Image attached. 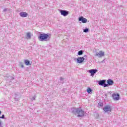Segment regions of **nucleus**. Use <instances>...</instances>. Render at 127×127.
I'll use <instances>...</instances> for the list:
<instances>
[{
	"mask_svg": "<svg viewBox=\"0 0 127 127\" xmlns=\"http://www.w3.org/2000/svg\"><path fill=\"white\" fill-rule=\"evenodd\" d=\"M71 112L75 116H77L78 118H82V117H84L85 115V112L82 109V108L80 107L78 108H72L71 109Z\"/></svg>",
	"mask_w": 127,
	"mask_h": 127,
	"instance_id": "f257e3e1",
	"label": "nucleus"
},
{
	"mask_svg": "<svg viewBox=\"0 0 127 127\" xmlns=\"http://www.w3.org/2000/svg\"><path fill=\"white\" fill-rule=\"evenodd\" d=\"M38 39L40 41H49L50 40V37H49V35L43 33L40 34Z\"/></svg>",
	"mask_w": 127,
	"mask_h": 127,
	"instance_id": "f03ea898",
	"label": "nucleus"
},
{
	"mask_svg": "<svg viewBox=\"0 0 127 127\" xmlns=\"http://www.w3.org/2000/svg\"><path fill=\"white\" fill-rule=\"evenodd\" d=\"M105 113H111L112 112V106L110 105H106L103 109Z\"/></svg>",
	"mask_w": 127,
	"mask_h": 127,
	"instance_id": "7ed1b4c3",
	"label": "nucleus"
},
{
	"mask_svg": "<svg viewBox=\"0 0 127 127\" xmlns=\"http://www.w3.org/2000/svg\"><path fill=\"white\" fill-rule=\"evenodd\" d=\"M95 56H97L99 58H102V57L105 56V52L102 51H99V53L96 52Z\"/></svg>",
	"mask_w": 127,
	"mask_h": 127,
	"instance_id": "20e7f679",
	"label": "nucleus"
},
{
	"mask_svg": "<svg viewBox=\"0 0 127 127\" xmlns=\"http://www.w3.org/2000/svg\"><path fill=\"white\" fill-rule=\"evenodd\" d=\"M98 83L99 86H102V87H104V88H106V87H107V85H106V80L105 79L99 80L98 81Z\"/></svg>",
	"mask_w": 127,
	"mask_h": 127,
	"instance_id": "39448f33",
	"label": "nucleus"
},
{
	"mask_svg": "<svg viewBox=\"0 0 127 127\" xmlns=\"http://www.w3.org/2000/svg\"><path fill=\"white\" fill-rule=\"evenodd\" d=\"M112 98L114 101H118L120 100V94L118 93H113L112 94Z\"/></svg>",
	"mask_w": 127,
	"mask_h": 127,
	"instance_id": "423d86ee",
	"label": "nucleus"
},
{
	"mask_svg": "<svg viewBox=\"0 0 127 127\" xmlns=\"http://www.w3.org/2000/svg\"><path fill=\"white\" fill-rule=\"evenodd\" d=\"M60 13L62 15H63V16H67V15L69 14V12L65 10H61Z\"/></svg>",
	"mask_w": 127,
	"mask_h": 127,
	"instance_id": "0eeeda50",
	"label": "nucleus"
},
{
	"mask_svg": "<svg viewBox=\"0 0 127 127\" xmlns=\"http://www.w3.org/2000/svg\"><path fill=\"white\" fill-rule=\"evenodd\" d=\"M114 85V81L112 79H109L107 80V84L106 83V87H109V86H112Z\"/></svg>",
	"mask_w": 127,
	"mask_h": 127,
	"instance_id": "6e6552de",
	"label": "nucleus"
},
{
	"mask_svg": "<svg viewBox=\"0 0 127 127\" xmlns=\"http://www.w3.org/2000/svg\"><path fill=\"white\" fill-rule=\"evenodd\" d=\"M79 21H81L82 23H86L87 22V19L84 18L83 16H81L78 18Z\"/></svg>",
	"mask_w": 127,
	"mask_h": 127,
	"instance_id": "1a4fd4ad",
	"label": "nucleus"
},
{
	"mask_svg": "<svg viewBox=\"0 0 127 127\" xmlns=\"http://www.w3.org/2000/svg\"><path fill=\"white\" fill-rule=\"evenodd\" d=\"M89 73H90L91 76H94L95 74V73H97L98 72V70L96 69H92L89 70Z\"/></svg>",
	"mask_w": 127,
	"mask_h": 127,
	"instance_id": "9d476101",
	"label": "nucleus"
},
{
	"mask_svg": "<svg viewBox=\"0 0 127 127\" xmlns=\"http://www.w3.org/2000/svg\"><path fill=\"white\" fill-rule=\"evenodd\" d=\"M19 15L20 16H21V17H27V15H28V14H27V13L25 12H21L19 13Z\"/></svg>",
	"mask_w": 127,
	"mask_h": 127,
	"instance_id": "9b49d317",
	"label": "nucleus"
},
{
	"mask_svg": "<svg viewBox=\"0 0 127 127\" xmlns=\"http://www.w3.org/2000/svg\"><path fill=\"white\" fill-rule=\"evenodd\" d=\"M84 60H85V58L79 57L77 59V63H82Z\"/></svg>",
	"mask_w": 127,
	"mask_h": 127,
	"instance_id": "f8f14e48",
	"label": "nucleus"
},
{
	"mask_svg": "<svg viewBox=\"0 0 127 127\" xmlns=\"http://www.w3.org/2000/svg\"><path fill=\"white\" fill-rule=\"evenodd\" d=\"M26 38L27 39H31V33H30V32L27 33V34L26 35Z\"/></svg>",
	"mask_w": 127,
	"mask_h": 127,
	"instance_id": "ddd939ff",
	"label": "nucleus"
},
{
	"mask_svg": "<svg viewBox=\"0 0 127 127\" xmlns=\"http://www.w3.org/2000/svg\"><path fill=\"white\" fill-rule=\"evenodd\" d=\"M24 63L26 65H27V66L31 65V64H30V62L27 60H24Z\"/></svg>",
	"mask_w": 127,
	"mask_h": 127,
	"instance_id": "4468645a",
	"label": "nucleus"
},
{
	"mask_svg": "<svg viewBox=\"0 0 127 127\" xmlns=\"http://www.w3.org/2000/svg\"><path fill=\"white\" fill-rule=\"evenodd\" d=\"M104 106V103L103 102H99L98 104V107L101 108V107H103Z\"/></svg>",
	"mask_w": 127,
	"mask_h": 127,
	"instance_id": "2eb2a0df",
	"label": "nucleus"
},
{
	"mask_svg": "<svg viewBox=\"0 0 127 127\" xmlns=\"http://www.w3.org/2000/svg\"><path fill=\"white\" fill-rule=\"evenodd\" d=\"M87 93H88V94H91V93H92V89H91V88L88 87L87 90Z\"/></svg>",
	"mask_w": 127,
	"mask_h": 127,
	"instance_id": "dca6fc26",
	"label": "nucleus"
},
{
	"mask_svg": "<svg viewBox=\"0 0 127 127\" xmlns=\"http://www.w3.org/2000/svg\"><path fill=\"white\" fill-rule=\"evenodd\" d=\"M83 32H85V33H87V32H89V29L88 28H87L86 29H84Z\"/></svg>",
	"mask_w": 127,
	"mask_h": 127,
	"instance_id": "f3484780",
	"label": "nucleus"
},
{
	"mask_svg": "<svg viewBox=\"0 0 127 127\" xmlns=\"http://www.w3.org/2000/svg\"><path fill=\"white\" fill-rule=\"evenodd\" d=\"M83 54V51L81 50L78 51V55H82Z\"/></svg>",
	"mask_w": 127,
	"mask_h": 127,
	"instance_id": "a211bd4d",
	"label": "nucleus"
},
{
	"mask_svg": "<svg viewBox=\"0 0 127 127\" xmlns=\"http://www.w3.org/2000/svg\"><path fill=\"white\" fill-rule=\"evenodd\" d=\"M60 80L62 81V82L64 83V78L63 77H60Z\"/></svg>",
	"mask_w": 127,
	"mask_h": 127,
	"instance_id": "6ab92c4d",
	"label": "nucleus"
},
{
	"mask_svg": "<svg viewBox=\"0 0 127 127\" xmlns=\"http://www.w3.org/2000/svg\"><path fill=\"white\" fill-rule=\"evenodd\" d=\"M83 58H85V60H87L88 59V58L87 57V55H85Z\"/></svg>",
	"mask_w": 127,
	"mask_h": 127,
	"instance_id": "aec40b11",
	"label": "nucleus"
},
{
	"mask_svg": "<svg viewBox=\"0 0 127 127\" xmlns=\"http://www.w3.org/2000/svg\"><path fill=\"white\" fill-rule=\"evenodd\" d=\"M0 119H4V115H2V117L0 116Z\"/></svg>",
	"mask_w": 127,
	"mask_h": 127,
	"instance_id": "412c9836",
	"label": "nucleus"
},
{
	"mask_svg": "<svg viewBox=\"0 0 127 127\" xmlns=\"http://www.w3.org/2000/svg\"><path fill=\"white\" fill-rule=\"evenodd\" d=\"M3 11L4 12H5V11H7V8H4L3 10Z\"/></svg>",
	"mask_w": 127,
	"mask_h": 127,
	"instance_id": "4be33fe9",
	"label": "nucleus"
},
{
	"mask_svg": "<svg viewBox=\"0 0 127 127\" xmlns=\"http://www.w3.org/2000/svg\"><path fill=\"white\" fill-rule=\"evenodd\" d=\"M0 127H3L2 125H1V120H0Z\"/></svg>",
	"mask_w": 127,
	"mask_h": 127,
	"instance_id": "5701e85b",
	"label": "nucleus"
},
{
	"mask_svg": "<svg viewBox=\"0 0 127 127\" xmlns=\"http://www.w3.org/2000/svg\"><path fill=\"white\" fill-rule=\"evenodd\" d=\"M106 60H103L102 62H101V63H105V61Z\"/></svg>",
	"mask_w": 127,
	"mask_h": 127,
	"instance_id": "b1692460",
	"label": "nucleus"
},
{
	"mask_svg": "<svg viewBox=\"0 0 127 127\" xmlns=\"http://www.w3.org/2000/svg\"><path fill=\"white\" fill-rule=\"evenodd\" d=\"M35 98H36V96H34L32 97L33 100H35Z\"/></svg>",
	"mask_w": 127,
	"mask_h": 127,
	"instance_id": "393cba45",
	"label": "nucleus"
},
{
	"mask_svg": "<svg viewBox=\"0 0 127 127\" xmlns=\"http://www.w3.org/2000/svg\"><path fill=\"white\" fill-rule=\"evenodd\" d=\"M24 67V66H23V64H22V65H21V67H22V68H23Z\"/></svg>",
	"mask_w": 127,
	"mask_h": 127,
	"instance_id": "a878e982",
	"label": "nucleus"
},
{
	"mask_svg": "<svg viewBox=\"0 0 127 127\" xmlns=\"http://www.w3.org/2000/svg\"><path fill=\"white\" fill-rule=\"evenodd\" d=\"M0 115H1V111H0Z\"/></svg>",
	"mask_w": 127,
	"mask_h": 127,
	"instance_id": "bb28decb",
	"label": "nucleus"
},
{
	"mask_svg": "<svg viewBox=\"0 0 127 127\" xmlns=\"http://www.w3.org/2000/svg\"><path fill=\"white\" fill-rule=\"evenodd\" d=\"M13 79H14L13 77H12V79H13Z\"/></svg>",
	"mask_w": 127,
	"mask_h": 127,
	"instance_id": "cd10ccee",
	"label": "nucleus"
}]
</instances>
